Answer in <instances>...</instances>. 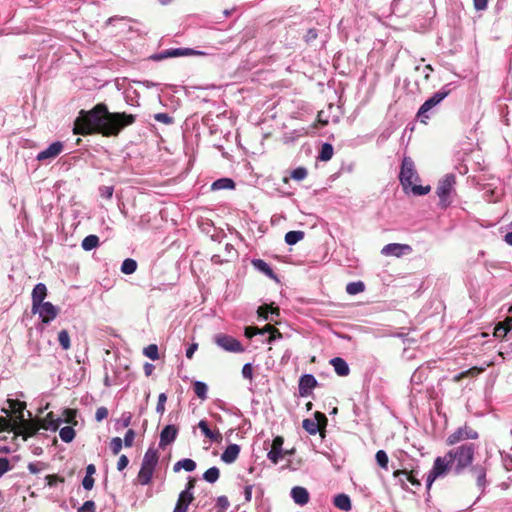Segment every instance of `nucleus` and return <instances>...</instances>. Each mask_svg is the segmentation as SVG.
Wrapping results in <instances>:
<instances>
[{"label":"nucleus","instance_id":"f257e3e1","mask_svg":"<svg viewBox=\"0 0 512 512\" xmlns=\"http://www.w3.org/2000/svg\"><path fill=\"white\" fill-rule=\"evenodd\" d=\"M136 117L125 112H110L104 103L96 104L91 110H81L74 121L76 135L101 134L104 137L118 136L127 126L134 124Z\"/></svg>","mask_w":512,"mask_h":512},{"label":"nucleus","instance_id":"f03ea898","mask_svg":"<svg viewBox=\"0 0 512 512\" xmlns=\"http://www.w3.org/2000/svg\"><path fill=\"white\" fill-rule=\"evenodd\" d=\"M399 180L405 192L410 190L414 195H426L431 191L429 185L422 186L414 184L419 180V175L415 170L414 162L410 157H404L399 173Z\"/></svg>","mask_w":512,"mask_h":512},{"label":"nucleus","instance_id":"7ed1b4c3","mask_svg":"<svg viewBox=\"0 0 512 512\" xmlns=\"http://www.w3.org/2000/svg\"><path fill=\"white\" fill-rule=\"evenodd\" d=\"M474 454L475 445L472 443L463 444L447 452V456H449L452 463L456 462L455 470L457 473H460L472 464Z\"/></svg>","mask_w":512,"mask_h":512},{"label":"nucleus","instance_id":"20e7f679","mask_svg":"<svg viewBox=\"0 0 512 512\" xmlns=\"http://www.w3.org/2000/svg\"><path fill=\"white\" fill-rule=\"evenodd\" d=\"M158 460L159 455L156 449L149 448L145 452L140 471L137 475V480L141 485H148L151 482Z\"/></svg>","mask_w":512,"mask_h":512},{"label":"nucleus","instance_id":"39448f33","mask_svg":"<svg viewBox=\"0 0 512 512\" xmlns=\"http://www.w3.org/2000/svg\"><path fill=\"white\" fill-rule=\"evenodd\" d=\"M455 183L456 177L453 174H447L439 180L436 194L439 197V204L442 208H446L451 204L450 195L454 191Z\"/></svg>","mask_w":512,"mask_h":512},{"label":"nucleus","instance_id":"423d86ee","mask_svg":"<svg viewBox=\"0 0 512 512\" xmlns=\"http://www.w3.org/2000/svg\"><path fill=\"white\" fill-rule=\"evenodd\" d=\"M452 464L451 459L447 454L444 457H437L434 460V464L432 469L430 470L427 476V488L430 489L433 482L440 476L444 475L448 472L450 466Z\"/></svg>","mask_w":512,"mask_h":512},{"label":"nucleus","instance_id":"0eeeda50","mask_svg":"<svg viewBox=\"0 0 512 512\" xmlns=\"http://www.w3.org/2000/svg\"><path fill=\"white\" fill-rule=\"evenodd\" d=\"M41 429L38 420H26L24 417L19 416L16 421V431L14 436H22L23 440L34 436L38 430Z\"/></svg>","mask_w":512,"mask_h":512},{"label":"nucleus","instance_id":"6e6552de","mask_svg":"<svg viewBox=\"0 0 512 512\" xmlns=\"http://www.w3.org/2000/svg\"><path fill=\"white\" fill-rule=\"evenodd\" d=\"M449 94V91H438L436 92L432 97L427 99L419 108L417 117L420 119L421 122L426 123V119H429L430 116L428 112L438 105L442 100H444L447 95Z\"/></svg>","mask_w":512,"mask_h":512},{"label":"nucleus","instance_id":"1a4fd4ad","mask_svg":"<svg viewBox=\"0 0 512 512\" xmlns=\"http://www.w3.org/2000/svg\"><path fill=\"white\" fill-rule=\"evenodd\" d=\"M314 419H304L302 422V427L309 433V434H316L317 432H320L321 435H323V432L325 430V427L327 425L328 419L325 416V414L317 411L314 414Z\"/></svg>","mask_w":512,"mask_h":512},{"label":"nucleus","instance_id":"9d476101","mask_svg":"<svg viewBox=\"0 0 512 512\" xmlns=\"http://www.w3.org/2000/svg\"><path fill=\"white\" fill-rule=\"evenodd\" d=\"M478 433L471 426L465 424L459 427L455 432L450 434L446 439V444L449 446L455 445L463 440H475L478 438Z\"/></svg>","mask_w":512,"mask_h":512},{"label":"nucleus","instance_id":"9b49d317","mask_svg":"<svg viewBox=\"0 0 512 512\" xmlns=\"http://www.w3.org/2000/svg\"><path fill=\"white\" fill-rule=\"evenodd\" d=\"M214 341L219 347H221L223 350L227 352H244V347L242 346L241 342L230 335L223 333L217 334L214 337Z\"/></svg>","mask_w":512,"mask_h":512},{"label":"nucleus","instance_id":"f8f14e48","mask_svg":"<svg viewBox=\"0 0 512 512\" xmlns=\"http://www.w3.org/2000/svg\"><path fill=\"white\" fill-rule=\"evenodd\" d=\"M43 323L48 324L54 320L58 313V307L54 306L51 302H44L37 307V311Z\"/></svg>","mask_w":512,"mask_h":512},{"label":"nucleus","instance_id":"ddd939ff","mask_svg":"<svg viewBox=\"0 0 512 512\" xmlns=\"http://www.w3.org/2000/svg\"><path fill=\"white\" fill-rule=\"evenodd\" d=\"M318 382L311 374H304L299 379L298 389L301 397H307L311 394L312 390L316 388Z\"/></svg>","mask_w":512,"mask_h":512},{"label":"nucleus","instance_id":"4468645a","mask_svg":"<svg viewBox=\"0 0 512 512\" xmlns=\"http://www.w3.org/2000/svg\"><path fill=\"white\" fill-rule=\"evenodd\" d=\"M393 476L395 478H398L400 481V484L402 488H406L405 481L401 478V476H404L408 482H410L415 487H420L421 482L416 477V472L414 470H408V469H397L393 472Z\"/></svg>","mask_w":512,"mask_h":512},{"label":"nucleus","instance_id":"2eb2a0df","mask_svg":"<svg viewBox=\"0 0 512 512\" xmlns=\"http://www.w3.org/2000/svg\"><path fill=\"white\" fill-rule=\"evenodd\" d=\"M284 444V439L282 436H276L271 445V450L268 452V459L274 463L277 464L280 459L283 458L284 454L282 451V446Z\"/></svg>","mask_w":512,"mask_h":512},{"label":"nucleus","instance_id":"dca6fc26","mask_svg":"<svg viewBox=\"0 0 512 512\" xmlns=\"http://www.w3.org/2000/svg\"><path fill=\"white\" fill-rule=\"evenodd\" d=\"M411 251L412 248L407 244L390 243L382 248L381 253L386 256L400 257L404 253H409Z\"/></svg>","mask_w":512,"mask_h":512},{"label":"nucleus","instance_id":"f3484780","mask_svg":"<svg viewBox=\"0 0 512 512\" xmlns=\"http://www.w3.org/2000/svg\"><path fill=\"white\" fill-rule=\"evenodd\" d=\"M63 143L60 141L53 142L48 148L41 151L37 155L38 161H44L47 159H53L57 157L63 151Z\"/></svg>","mask_w":512,"mask_h":512},{"label":"nucleus","instance_id":"a211bd4d","mask_svg":"<svg viewBox=\"0 0 512 512\" xmlns=\"http://www.w3.org/2000/svg\"><path fill=\"white\" fill-rule=\"evenodd\" d=\"M47 296V287L43 283L35 285L32 291V312L36 313L37 307L44 303V299Z\"/></svg>","mask_w":512,"mask_h":512},{"label":"nucleus","instance_id":"6ab92c4d","mask_svg":"<svg viewBox=\"0 0 512 512\" xmlns=\"http://www.w3.org/2000/svg\"><path fill=\"white\" fill-rule=\"evenodd\" d=\"M178 428L175 425H167L163 428L160 434V447H165L176 439Z\"/></svg>","mask_w":512,"mask_h":512},{"label":"nucleus","instance_id":"aec40b11","mask_svg":"<svg viewBox=\"0 0 512 512\" xmlns=\"http://www.w3.org/2000/svg\"><path fill=\"white\" fill-rule=\"evenodd\" d=\"M7 403L9 405V409H3L7 416H10L11 413L16 415L14 420H18L19 416L24 417V410L26 408V403L20 401L18 399H8Z\"/></svg>","mask_w":512,"mask_h":512},{"label":"nucleus","instance_id":"412c9836","mask_svg":"<svg viewBox=\"0 0 512 512\" xmlns=\"http://www.w3.org/2000/svg\"><path fill=\"white\" fill-rule=\"evenodd\" d=\"M194 496L189 491H182L179 494L176 506L173 512H187L189 505L193 502Z\"/></svg>","mask_w":512,"mask_h":512},{"label":"nucleus","instance_id":"4be33fe9","mask_svg":"<svg viewBox=\"0 0 512 512\" xmlns=\"http://www.w3.org/2000/svg\"><path fill=\"white\" fill-rule=\"evenodd\" d=\"M40 428L56 431L61 423V418H56L53 412H49L43 419L38 420Z\"/></svg>","mask_w":512,"mask_h":512},{"label":"nucleus","instance_id":"5701e85b","mask_svg":"<svg viewBox=\"0 0 512 512\" xmlns=\"http://www.w3.org/2000/svg\"><path fill=\"white\" fill-rule=\"evenodd\" d=\"M291 497L298 505H305L309 502V492L306 488L301 486L293 487L291 490Z\"/></svg>","mask_w":512,"mask_h":512},{"label":"nucleus","instance_id":"b1692460","mask_svg":"<svg viewBox=\"0 0 512 512\" xmlns=\"http://www.w3.org/2000/svg\"><path fill=\"white\" fill-rule=\"evenodd\" d=\"M240 453V446L237 444H230L221 454V460L227 464H231L236 461Z\"/></svg>","mask_w":512,"mask_h":512},{"label":"nucleus","instance_id":"393cba45","mask_svg":"<svg viewBox=\"0 0 512 512\" xmlns=\"http://www.w3.org/2000/svg\"><path fill=\"white\" fill-rule=\"evenodd\" d=\"M198 427L205 437L214 442H220L222 440V434L218 430H211L208 426V423L205 420H201L198 423Z\"/></svg>","mask_w":512,"mask_h":512},{"label":"nucleus","instance_id":"a878e982","mask_svg":"<svg viewBox=\"0 0 512 512\" xmlns=\"http://www.w3.org/2000/svg\"><path fill=\"white\" fill-rule=\"evenodd\" d=\"M330 364L334 367L335 372L339 376H347L350 372L348 364L341 357L331 359Z\"/></svg>","mask_w":512,"mask_h":512},{"label":"nucleus","instance_id":"bb28decb","mask_svg":"<svg viewBox=\"0 0 512 512\" xmlns=\"http://www.w3.org/2000/svg\"><path fill=\"white\" fill-rule=\"evenodd\" d=\"M167 57H180V56H190V55H205L204 52L196 51L191 48H175V49H167L165 50Z\"/></svg>","mask_w":512,"mask_h":512},{"label":"nucleus","instance_id":"cd10ccee","mask_svg":"<svg viewBox=\"0 0 512 512\" xmlns=\"http://www.w3.org/2000/svg\"><path fill=\"white\" fill-rule=\"evenodd\" d=\"M333 504L335 507L345 512H348L352 509L350 497L344 493L336 495Z\"/></svg>","mask_w":512,"mask_h":512},{"label":"nucleus","instance_id":"c85d7f7f","mask_svg":"<svg viewBox=\"0 0 512 512\" xmlns=\"http://www.w3.org/2000/svg\"><path fill=\"white\" fill-rule=\"evenodd\" d=\"M195 468H196L195 461L192 459H189V458H185V459H182V460H179L178 462H176L174 464L173 470H174V472H178L181 469H184L187 472H192L195 470Z\"/></svg>","mask_w":512,"mask_h":512},{"label":"nucleus","instance_id":"c756f323","mask_svg":"<svg viewBox=\"0 0 512 512\" xmlns=\"http://www.w3.org/2000/svg\"><path fill=\"white\" fill-rule=\"evenodd\" d=\"M257 313H258V316L264 320H268L269 319V313L273 314V315H276V316H279L280 315V310L278 307H273L272 305H267V304H264V305H261L259 306L258 310H257Z\"/></svg>","mask_w":512,"mask_h":512},{"label":"nucleus","instance_id":"7c9ffc66","mask_svg":"<svg viewBox=\"0 0 512 512\" xmlns=\"http://www.w3.org/2000/svg\"><path fill=\"white\" fill-rule=\"evenodd\" d=\"M254 267L264 273L266 276L276 279V276L272 268L262 259H256L252 261Z\"/></svg>","mask_w":512,"mask_h":512},{"label":"nucleus","instance_id":"2f4dec72","mask_svg":"<svg viewBox=\"0 0 512 512\" xmlns=\"http://www.w3.org/2000/svg\"><path fill=\"white\" fill-rule=\"evenodd\" d=\"M235 183L230 178H220L211 185L212 190L234 189Z\"/></svg>","mask_w":512,"mask_h":512},{"label":"nucleus","instance_id":"473e14b6","mask_svg":"<svg viewBox=\"0 0 512 512\" xmlns=\"http://www.w3.org/2000/svg\"><path fill=\"white\" fill-rule=\"evenodd\" d=\"M77 410L72 408H66L63 410L61 422H65L70 424L71 426H76L78 424L76 420Z\"/></svg>","mask_w":512,"mask_h":512},{"label":"nucleus","instance_id":"72a5a7b5","mask_svg":"<svg viewBox=\"0 0 512 512\" xmlns=\"http://www.w3.org/2000/svg\"><path fill=\"white\" fill-rule=\"evenodd\" d=\"M269 333L268 342L271 343L273 340L277 338H281V332L273 325L266 324L263 328H260V334Z\"/></svg>","mask_w":512,"mask_h":512},{"label":"nucleus","instance_id":"f704fd0d","mask_svg":"<svg viewBox=\"0 0 512 512\" xmlns=\"http://www.w3.org/2000/svg\"><path fill=\"white\" fill-rule=\"evenodd\" d=\"M16 421L17 420L9 418V416L0 417V432L10 431V432L15 433Z\"/></svg>","mask_w":512,"mask_h":512},{"label":"nucleus","instance_id":"c9c22d12","mask_svg":"<svg viewBox=\"0 0 512 512\" xmlns=\"http://www.w3.org/2000/svg\"><path fill=\"white\" fill-rule=\"evenodd\" d=\"M193 390H194V393L196 394V396L201 399V400H206L207 399V392H208V387L207 385L202 382V381H195L193 383Z\"/></svg>","mask_w":512,"mask_h":512},{"label":"nucleus","instance_id":"e433bc0d","mask_svg":"<svg viewBox=\"0 0 512 512\" xmlns=\"http://www.w3.org/2000/svg\"><path fill=\"white\" fill-rule=\"evenodd\" d=\"M305 236L303 231H289L285 235V242L288 245H295L297 242L301 241Z\"/></svg>","mask_w":512,"mask_h":512},{"label":"nucleus","instance_id":"4c0bfd02","mask_svg":"<svg viewBox=\"0 0 512 512\" xmlns=\"http://www.w3.org/2000/svg\"><path fill=\"white\" fill-rule=\"evenodd\" d=\"M75 430L72 426H65L60 429L59 436L63 442L70 443L75 438Z\"/></svg>","mask_w":512,"mask_h":512},{"label":"nucleus","instance_id":"58836bf2","mask_svg":"<svg viewBox=\"0 0 512 512\" xmlns=\"http://www.w3.org/2000/svg\"><path fill=\"white\" fill-rule=\"evenodd\" d=\"M82 248L90 251L99 245V238L96 235H88L82 241Z\"/></svg>","mask_w":512,"mask_h":512},{"label":"nucleus","instance_id":"ea45409f","mask_svg":"<svg viewBox=\"0 0 512 512\" xmlns=\"http://www.w3.org/2000/svg\"><path fill=\"white\" fill-rule=\"evenodd\" d=\"M471 471L476 477L478 486H480V487L484 486L485 478H486L485 468L480 465H476V466L472 467Z\"/></svg>","mask_w":512,"mask_h":512},{"label":"nucleus","instance_id":"a19ab883","mask_svg":"<svg viewBox=\"0 0 512 512\" xmlns=\"http://www.w3.org/2000/svg\"><path fill=\"white\" fill-rule=\"evenodd\" d=\"M137 266V262L134 259L127 258L122 262L121 272L130 275L136 271Z\"/></svg>","mask_w":512,"mask_h":512},{"label":"nucleus","instance_id":"79ce46f5","mask_svg":"<svg viewBox=\"0 0 512 512\" xmlns=\"http://www.w3.org/2000/svg\"><path fill=\"white\" fill-rule=\"evenodd\" d=\"M333 146L329 143H324L321 147L318 159L321 161H329L333 156Z\"/></svg>","mask_w":512,"mask_h":512},{"label":"nucleus","instance_id":"37998d69","mask_svg":"<svg viewBox=\"0 0 512 512\" xmlns=\"http://www.w3.org/2000/svg\"><path fill=\"white\" fill-rule=\"evenodd\" d=\"M58 341L63 350L67 351L71 348L70 336L66 329L58 333Z\"/></svg>","mask_w":512,"mask_h":512},{"label":"nucleus","instance_id":"c03bdc74","mask_svg":"<svg viewBox=\"0 0 512 512\" xmlns=\"http://www.w3.org/2000/svg\"><path fill=\"white\" fill-rule=\"evenodd\" d=\"M220 477V470L217 467H211L207 469L204 474L203 478L205 481L209 483H215Z\"/></svg>","mask_w":512,"mask_h":512},{"label":"nucleus","instance_id":"a18cd8bd","mask_svg":"<svg viewBox=\"0 0 512 512\" xmlns=\"http://www.w3.org/2000/svg\"><path fill=\"white\" fill-rule=\"evenodd\" d=\"M483 371H484V368H478V367H476V366H475V367H472V368H470V369H468V370H466V371H463V372L459 373L458 375H456V376L454 377V381H455V382H458V381H460L461 379L466 378V377H470V376H471V377H474V376H476V375L480 374V373H481V372H483Z\"/></svg>","mask_w":512,"mask_h":512},{"label":"nucleus","instance_id":"49530a36","mask_svg":"<svg viewBox=\"0 0 512 512\" xmlns=\"http://www.w3.org/2000/svg\"><path fill=\"white\" fill-rule=\"evenodd\" d=\"M364 289L365 285L361 281L351 282L346 286V292L350 295H356L358 293H361L364 291Z\"/></svg>","mask_w":512,"mask_h":512},{"label":"nucleus","instance_id":"de8ad7c7","mask_svg":"<svg viewBox=\"0 0 512 512\" xmlns=\"http://www.w3.org/2000/svg\"><path fill=\"white\" fill-rule=\"evenodd\" d=\"M143 354L151 360H158V346L156 344H150L143 349Z\"/></svg>","mask_w":512,"mask_h":512},{"label":"nucleus","instance_id":"09e8293b","mask_svg":"<svg viewBox=\"0 0 512 512\" xmlns=\"http://www.w3.org/2000/svg\"><path fill=\"white\" fill-rule=\"evenodd\" d=\"M375 459H376L377 464L381 468H383L385 470L388 468L389 458H388L387 453L384 450H378L376 452Z\"/></svg>","mask_w":512,"mask_h":512},{"label":"nucleus","instance_id":"8fccbe9b","mask_svg":"<svg viewBox=\"0 0 512 512\" xmlns=\"http://www.w3.org/2000/svg\"><path fill=\"white\" fill-rule=\"evenodd\" d=\"M123 447V440L120 437H114L110 441V449L114 455H118Z\"/></svg>","mask_w":512,"mask_h":512},{"label":"nucleus","instance_id":"3c124183","mask_svg":"<svg viewBox=\"0 0 512 512\" xmlns=\"http://www.w3.org/2000/svg\"><path fill=\"white\" fill-rule=\"evenodd\" d=\"M508 332H510V328H508L507 326H504L498 322L494 328L493 335L496 338L503 339L508 334Z\"/></svg>","mask_w":512,"mask_h":512},{"label":"nucleus","instance_id":"603ef678","mask_svg":"<svg viewBox=\"0 0 512 512\" xmlns=\"http://www.w3.org/2000/svg\"><path fill=\"white\" fill-rule=\"evenodd\" d=\"M307 174L308 171L306 168L298 167L291 172L290 176L294 180L301 181L307 177Z\"/></svg>","mask_w":512,"mask_h":512},{"label":"nucleus","instance_id":"864d4df0","mask_svg":"<svg viewBox=\"0 0 512 512\" xmlns=\"http://www.w3.org/2000/svg\"><path fill=\"white\" fill-rule=\"evenodd\" d=\"M167 401V396L165 393H160L159 396H158V402H157V406H156V411L159 413V414H163L165 412V403Z\"/></svg>","mask_w":512,"mask_h":512},{"label":"nucleus","instance_id":"5fc2aeb1","mask_svg":"<svg viewBox=\"0 0 512 512\" xmlns=\"http://www.w3.org/2000/svg\"><path fill=\"white\" fill-rule=\"evenodd\" d=\"M109 411L106 407L102 406L97 408L95 413V420L97 422H101L102 420L106 419L108 417Z\"/></svg>","mask_w":512,"mask_h":512},{"label":"nucleus","instance_id":"6e6d98bb","mask_svg":"<svg viewBox=\"0 0 512 512\" xmlns=\"http://www.w3.org/2000/svg\"><path fill=\"white\" fill-rule=\"evenodd\" d=\"M135 431L133 429H129L124 437V445L126 447H131L133 445L134 439H135Z\"/></svg>","mask_w":512,"mask_h":512},{"label":"nucleus","instance_id":"4d7b16f0","mask_svg":"<svg viewBox=\"0 0 512 512\" xmlns=\"http://www.w3.org/2000/svg\"><path fill=\"white\" fill-rule=\"evenodd\" d=\"M78 512H95V503L92 500L85 501Z\"/></svg>","mask_w":512,"mask_h":512},{"label":"nucleus","instance_id":"13d9d810","mask_svg":"<svg viewBox=\"0 0 512 512\" xmlns=\"http://www.w3.org/2000/svg\"><path fill=\"white\" fill-rule=\"evenodd\" d=\"M46 481L49 486H55L58 482L63 483L65 480L63 477L51 474L46 476Z\"/></svg>","mask_w":512,"mask_h":512},{"label":"nucleus","instance_id":"bf43d9fd","mask_svg":"<svg viewBox=\"0 0 512 512\" xmlns=\"http://www.w3.org/2000/svg\"><path fill=\"white\" fill-rule=\"evenodd\" d=\"M154 119L163 124H171L172 123V118L166 113H157V114H155Z\"/></svg>","mask_w":512,"mask_h":512},{"label":"nucleus","instance_id":"052dcab7","mask_svg":"<svg viewBox=\"0 0 512 512\" xmlns=\"http://www.w3.org/2000/svg\"><path fill=\"white\" fill-rule=\"evenodd\" d=\"M11 469L10 462L7 458H0V477Z\"/></svg>","mask_w":512,"mask_h":512},{"label":"nucleus","instance_id":"680f3d73","mask_svg":"<svg viewBox=\"0 0 512 512\" xmlns=\"http://www.w3.org/2000/svg\"><path fill=\"white\" fill-rule=\"evenodd\" d=\"M242 375L246 379H249V380L253 379V367L250 363H247L243 366Z\"/></svg>","mask_w":512,"mask_h":512},{"label":"nucleus","instance_id":"e2e57ef3","mask_svg":"<svg viewBox=\"0 0 512 512\" xmlns=\"http://www.w3.org/2000/svg\"><path fill=\"white\" fill-rule=\"evenodd\" d=\"M216 505L220 509L226 510L229 507L230 503H229V500H228V498L226 496H219L217 498V504Z\"/></svg>","mask_w":512,"mask_h":512},{"label":"nucleus","instance_id":"0e129e2a","mask_svg":"<svg viewBox=\"0 0 512 512\" xmlns=\"http://www.w3.org/2000/svg\"><path fill=\"white\" fill-rule=\"evenodd\" d=\"M257 334H260V328L255 327V326H248V327L245 328V336L247 338L250 339V338L254 337Z\"/></svg>","mask_w":512,"mask_h":512},{"label":"nucleus","instance_id":"69168bd1","mask_svg":"<svg viewBox=\"0 0 512 512\" xmlns=\"http://www.w3.org/2000/svg\"><path fill=\"white\" fill-rule=\"evenodd\" d=\"M129 464V460L126 455H121L117 462V469L119 471L124 470Z\"/></svg>","mask_w":512,"mask_h":512},{"label":"nucleus","instance_id":"338daca9","mask_svg":"<svg viewBox=\"0 0 512 512\" xmlns=\"http://www.w3.org/2000/svg\"><path fill=\"white\" fill-rule=\"evenodd\" d=\"M94 478L93 476H86L84 477L83 481H82V485L84 487V489L86 490H91L94 486Z\"/></svg>","mask_w":512,"mask_h":512},{"label":"nucleus","instance_id":"774afa93","mask_svg":"<svg viewBox=\"0 0 512 512\" xmlns=\"http://www.w3.org/2000/svg\"><path fill=\"white\" fill-rule=\"evenodd\" d=\"M508 312L511 314L510 316L506 317L505 320L501 321L500 323L504 326H507L512 329V306L509 308Z\"/></svg>","mask_w":512,"mask_h":512}]
</instances>
